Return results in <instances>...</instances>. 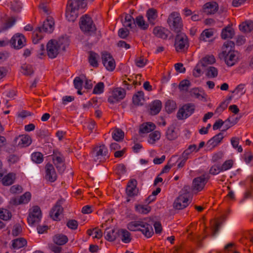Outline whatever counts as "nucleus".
<instances>
[{"instance_id": "nucleus-20", "label": "nucleus", "mask_w": 253, "mask_h": 253, "mask_svg": "<svg viewBox=\"0 0 253 253\" xmlns=\"http://www.w3.org/2000/svg\"><path fill=\"white\" fill-rule=\"evenodd\" d=\"M203 9L208 15L214 14L218 10V4L215 1L208 2L203 5Z\"/></svg>"}, {"instance_id": "nucleus-31", "label": "nucleus", "mask_w": 253, "mask_h": 253, "mask_svg": "<svg viewBox=\"0 0 253 253\" xmlns=\"http://www.w3.org/2000/svg\"><path fill=\"white\" fill-rule=\"evenodd\" d=\"M53 241L56 245L62 246L67 243L68 238L66 235L62 234H57L53 237Z\"/></svg>"}, {"instance_id": "nucleus-23", "label": "nucleus", "mask_w": 253, "mask_h": 253, "mask_svg": "<svg viewBox=\"0 0 253 253\" xmlns=\"http://www.w3.org/2000/svg\"><path fill=\"white\" fill-rule=\"evenodd\" d=\"M119 229L108 228L105 231V238L109 241L113 242L116 240L119 236Z\"/></svg>"}, {"instance_id": "nucleus-50", "label": "nucleus", "mask_w": 253, "mask_h": 253, "mask_svg": "<svg viewBox=\"0 0 253 253\" xmlns=\"http://www.w3.org/2000/svg\"><path fill=\"white\" fill-rule=\"evenodd\" d=\"M218 70L213 66H210L207 69L206 76L210 78H215L217 76Z\"/></svg>"}, {"instance_id": "nucleus-4", "label": "nucleus", "mask_w": 253, "mask_h": 253, "mask_svg": "<svg viewBox=\"0 0 253 253\" xmlns=\"http://www.w3.org/2000/svg\"><path fill=\"white\" fill-rule=\"evenodd\" d=\"M169 29L175 33H180L183 29V22L180 14L177 12L171 13L167 19Z\"/></svg>"}, {"instance_id": "nucleus-36", "label": "nucleus", "mask_w": 253, "mask_h": 253, "mask_svg": "<svg viewBox=\"0 0 253 253\" xmlns=\"http://www.w3.org/2000/svg\"><path fill=\"white\" fill-rule=\"evenodd\" d=\"M88 54V60L89 63L93 67H97L98 66L97 61V59L99 58L98 54L92 51H89Z\"/></svg>"}, {"instance_id": "nucleus-61", "label": "nucleus", "mask_w": 253, "mask_h": 253, "mask_svg": "<svg viewBox=\"0 0 253 253\" xmlns=\"http://www.w3.org/2000/svg\"><path fill=\"white\" fill-rule=\"evenodd\" d=\"M224 129L222 131H224L234 126L237 124V122L232 121L231 118H228L227 120H226L224 122Z\"/></svg>"}, {"instance_id": "nucleus-17", "label": "nucleus", "mask_w": 253, "mask_h": 253, "mask_svg": "<svg viewBox=\"0 0 253 253\" xmlns=\"http://www.w3.org/2000/svg\"><path fill=\"white\" fill-rule=\"evenodd\" d=\"M45 178L46 180L53 182L57 179V174L53 166L50 163H47L45 166Z\"/></svg>"}, {"instance_id": "nucleus-5", "label": "nucleus", "mask_w": 253, "mask_h": 253, "mask_svg": "<svg viewBox=\"0 0 253 253\" xmlns=\"http://www.w3.org/2000/svg\"><path fill=\"white\" fill-rule=\"evenodd\" d=\"M79 25L81 31L85 34L90 35L94 33L96 30L92 18L86 14L81 17Z\"/></svg>"}, {"instance_id": "nucleus-22", "label": "nucleus", "mask_w": 253, "mask_h": 253, "mask_svg": "<svg viewBox=\"0 0 253 253\" xmlns=\"http://www.w3.org/2000/svg\"><path fill=\"white\" fill-rule=\"evenodd\" d=\"M190 94L192 96H195L201 101H207V95L202 89L194 88L190 91Z\"/></svg>"}, {"instance_id": "nucleus-46", "label": "nucleus", "mask_w": 253, "mask_h": 253, "mask_svg": "<svg viewBox=\"0 0 253 253\" xmlns=\"http://www.w3.org/2000/svg\"><path fill=\"white\" fill-rule=\"evenodd\" d=\"M161 133L159 131H155L149 135L148 142L150 144H154L157 140L160 139Z\"/></svg>"}, {"instance_id": "nucleus-13", "label": "nucleus", "mask_w": 253, "mask_h": 253, "mask_svg": "<svg viewBox=\"0 0 253 253\" xmlns=\"http://www.w3.org/2000/svg\"><path fill=\"white\" fill-rule=\"evenodd\" d=\"M209 179V177H206L205 174L194 178L192 185L193 190L198 192L202 191L208 182Z\"/></svg>"}, {"instance_id": "nucleus-3", "label": "nucleus", "mask_w": 253, "mask_h": 253, "mask_svg": "<svg viewBox=\"0 0 253 253\" xmlns=\"http://www.w3.org/2000/svg\"><path fill=\"white\" fill-rule=\"evenodd\" d=\"M235 46V43L231 41L225 42L222 46V52L219 55L220 59H224L228 66L234 65L237 62V57L234 50L232 49Z\"/></svg>"}, {"instance_id": "nucleus-43", "label": "nucleus", "mask_w": 253, "mask_h": 253, "mask_svg": "<svg viewBox=\"0 0 253 253\" xmlns=\"http://www.w3.org/2000/svg\"><path fill=\"white\" fill-rule=\"evenodd\" d=\"M14 182V175L9 173L5 175L2 179V183L3 185L8 186L12 184Z\"/></svg>"}, {"instance_id": "nucleus-52", "label": "nucleus", "mask_w": 253, "mask_h": 253, "mask_svg": "<svg viewBox=\"0 0 253 253\" xmlns=\"http://www.w3.org/2000/svg\"><path fill=\"white\" fill-rule=\"evenodd\" d=\"M11 216V213L8 210L0 209V218L1 219L7 221L9 220Z\"/></svg>"}, {"instance_id": "nucleus-7", "label": "nucleus", "mask_w": 253, "mask_h": 253, "mask_svg": "<svg viewBox=\"0 0 253 253\" xmlns=\"http://www.w3.org/2000/svg\"><path fill=\"white\" fill-rule=\"evenodd\" d=\"M195 110V105L192 103H187L180 108L177 113V118L178 120L186 119L192 115Z\"/></svg>"}, {"instance_id": "nucleus-21", "label": "nucleus", "mask_w": 253, "mask_h": 253, "mask_svg": "<svg viewBox=\"0 0 253 253\" xmlns=\"http://www.w3.org/2000/svg\"><path fill=\"white\" fill-rule=\"evenodd\" d=\"M223 134L219 132L217 134L211 138L207 143V146L210 149H212L217 146L223 139Z\"/></svg>"}, {"instance_id": "nucleus-12", "label": "nucleus", "mask_w": 253, "mask_h": 253, "mask_svg": "<svg viewBox=\"0 0 253 253\" xmlns=\"http://www.w3.org/2000/svg\"><path fill=\"white\" fill-rule=\"evenodd\" d=\"M126 90L122 88H116L112 92V95L108 98V101L111 104L117 103L125 98Z\"/></svg>"}, {"instance_id": "nucleus-48", "label": "nucleus", "mask_w": 253, "mask_h": 253, "mask_svg": "<svg viewBox=\"0 0 253 253\" xmlns=\"http://www.w3.org/2000/svg\"><path fill=\"white\" fill-rule=\"evenodd\" d=\"M16 19L14 17H10L7 18L2 27L3 30H7L12 27L15 23Z\"/></svg>"}, {"instance_id": "nucleus-28", "label": "nucleus", "mask_w": 253, "mask_h": 253, "mask_svg": "<svg viewBox=\"0 0 253 253\" xmlns=\"http://www.w3.org/2000/svg\"><path fill=\"white\" fill-rule=\"evenodd\" d=\"M15 141L16 142L18 141V145L21 147L28 146L31 144L32 142L31 137L28 135H20L16 138Z\"/></svg>"}, {"instance_id": "nucleus-35", "label": "nucleus", "mask_w": 253, "mask_h": 253, "mask_svg": "<svg viewBox=\"0 0 253 253\" xmlns=\"http://www.w3.org/2000/svg\"><path fill=\"white\" fill-rule=\"evenodd\" d=\"M136 25L143 30L147 29L149 27V24L145 22L142 15H138L135 18V26Z\"/></svg>"}, {"instance_id": "nucleus-63", "label": "nucleus", "mask_w": 253, "mask_h": 253, "mask_svg": "<svg viewBox=\"0 0 253 253\" xmlns=\"http://www.w3.org/2000/svg\"><path fill=\"white\" fill-rule=\"evenodd\" d=\"M67 226L72 230H76L78 227V222L75 219H70L66 223Z\"/></svg>"}, {"instance_id": "nucleus-40", "label": "nucleus", "mask_w": 253, "mask_h": 253, "mask_svg": "<svg viewBox=\"0 0 253 253\" xmlns=\"http://www.w3.org/2000/svg\"><path fill=\"white\" fill-rule=\"evenodd\" d=\"M41 27H37L33 33L32 41L34 43H37L43 38Z\"/></svg>"}, {"instance_id": "nucleus-19", "label": "nucleus", "mask_w": 253, "mask_h": 253, "mask_svg": "<svg viewBox=\"0 0 253 253\" xmlns=\"http://www.w3.org/2000/svg\"><path fill=\"white\" fill-rule=\"evenodd\" d=\"M137 181L135 179H132L128 181L126 192L128 197H132L136 196L138 193V189L136 188Z\"/></svg>"}, {"instance_id": "nucleus-16", "label": "nucleus", "mask_w": 253, "mask_h": 253, "mask_svg": "<svg viewBox=\"0 0 253 253\" xmlns=\"http://www.w3.org/2000/svg\"><path fill=\"white\" fill-rule=\"evenodd\" d=\"M59 45L56 43V40H51L46 45L47 54L51 59L55 58L59 53Z\"/></svg>"}, {"instance_id": "nucleus-10", "label": "nucleus", "mask_w": 253, "mask_h": 253, "mask_svg": "<svg viewBox=\"0 0 253 253\" xmlns=\"http://www.w3.org/2000/svg\"><path fill=\"white\" fill-rule=\"evenodd\" d=\"M65 202L63 198H60L56 202L54 206L51 209L50 216L54 220H58L59 215L63 212L62 205Z\"/></svg>"}, {"instance_id": "nucleus-45", "label": "nucleus", "mask_w": 253, "mask_h": 253, "mask_svg": "<svg viewBox=\"0 0 253 253\" xmlns=\"http://www.w3.org/2000/svg\"><path fill=\"white\" fill-rule=\"evenodd\" d=\"M21 72L24 75L30 76L34 73L33 66L30 64H25L21 66Z\"/></svg>"}, {"instance_id": "nucleus-38", "label": "nucleus", "mask_w": 253, "mask_h": 253, "mask_svg": "<svg viewBox=\"0 0 253 253\" xmlns=\"http://www.w3.org/2000/svg\"><path fill=\"white\" fill-rule=\"evenodd\" d=\"M27 242L23 238H19L12 241V246L14 249H19L27 245Z\"/></svg>"}, {"instance_id": "nucleus-42", "label": "nucleus", "mask_w": 253, "mask_h": 253, "mask_svg": "<svg viewBox=\"0 0 253 253\" xmlns=\"http://www.w3.org/2000/svg\"><path fill=\"white\" fill-rule=\"evenodd\" d=\"M56 43L59 45V48L65 50L66 48L68 46L70 43L69 40L67 37H62L58 41H56Z\"/></svg>"}, {"instance_id": "nucleus-44", "label": "nucleus", "mask_w": 253, "mask_h": 253, "mask_svg": "<svg viewBox=\"0 0 253 253\" xmlns=\"http://www.w3.org/2000/svg\"><path fill=\"white\" fill-rule=\"evenodd\" d=\"M135 211L141 214H147L151 210V208L150 206L142 205H135Z\"/></svg>"}, {"instance_id": "nucleus-64", "label": "nucleus", "mask_w": 253, "mask_h": 253, "mask_svg": "<svg viewBox=\"0 0 253 253\" xmlns=\"http://www.w3.org/2000/svg\"><path fill=\"white\" fill-rule=\"evenodd\" d=\"M233 162L231 160H229L225 161L223 164L221 166V170L222 171L227 170L233 166Z\"/></svg>"}, {"instance_id": "nucleus-47", "label": "nucleus", "mask_w": 253, "mask_h": 253, "mask_svg": "<svg viewBox=\"0 0 253 253\" xmlns=\"http://www.w3.org/2000/svg\"><path fill=\"white\" fill-rule=\"evenodd\" d=\"M112 137L116 141H120L124 137V132L121 129L116 128L112 133Z\"/></svg>"}, {"instance_id": "nucleus-6", "label": "nucleus", "mask_w": 253, "mask_h": 253, "mask_svg": "<svg viewBox=\"0 0 253 253\" xmlns=\"http://www.w3.org/2000/svg\"><path fill=\"white\" fill-rule=\"evenodd\" d=\"M174 45L176 52H186L189 46L188 37L184 33H178L175 38Z\"/></svg>"}, {"instance_id": "nucleus-8", "label": "nucleus", "mask_w": 253, "mask_h": 253, "mask_svg": "<svg viewBox=\"0 0 253 253\" xmlns=\"http://www.w3.org/2000/svg\"><path fill=\"white\" fill-rule=\"evenodd\" d=\"M42 218V211L39 206H34L27 217L28 223L34 226L40 222Z\"/></svg>"}, {"instance_id": "nucleus-57", "label": "nucleus", "mask_w": 253, "mask_h": 253, "mask_svg": "<svg viewBox=\"0 0 253 253\" xmlns=\"http://www.w3.org/2000/svg\"><path fill=\"white\" fill-rule=\"evenodd\" d=\"M191 83L188 80H183L181 81L178 85V88L180 90L187 91L188 87L190 86Z\"/></svg>"}, {"instance_id": "nucleus-14", "label": "nucleus", "mask_w": 253, "mask_h": 253, "mask_svg": "<svg viewBox=\"0 0 253 253\" xmlns=\"http://www.w3.org/2000/svg\"><path fill=\"white\" fill-rule=\"evenodd\" d=\"M9 42L13 48L20 49L25 46L26 38L23 34L17 33L12 37Z\"/></svg>"}, {"instance_id": "nucleus-34", "label": "nucleus", "mask_w": 253, "mask_h": 253, "mask_svg": "<svg viewBox=\"0 0 253 253\" xmlns=\"http://www.w3.org/2000/svg\"><path fill=\"white\" fill-rule=\"evenodd\" d=\"M144 92L143 91H138L132 97V102L135 105H142L141 102L144 100Z\"/></svg>"}, {"instance_id": "nucleus-39", "label": "nucleus", "mask_w": 253, "mask_h": 253, "mask_svg": "<svg viewBox=\"0 0 253 253\" xmlns=\"http://www.w3.org/2000/svg\"><path fill=\"white\" fill-rule=\"evenodd\" d=\"M123 24L124 27L132 29L135 27V19L131 15L127 14L125 15Z\"/></svg>"}, {"instance_id": "nucleus-32", "label": "nucleus", "mask_w": 253, "mask_h": 253, "mask_svg": "<svg viewBox=\"0 0 253 253\" xmlns=\"http://www.w3.org/2000/svg\"><path fill=\"white\" fill-rule=\"evenodd\" d=\"M235 35L234 29L230 26H227L222 30L221 37L223 39H232Z\"/></svg>"}, {"instance_id": "nucleus-2", "label": "nucleus", "mask_w": 253, "mask_h": 253, "mask_svg": "<svg viewBox=\"0 0 253 253\" xmlns=\"http://www.w3.org/2000/svg\"><path fill=\"white\" fill-rule=\"evenodd\" d=\"M86 0H68L66 10V17L70 22H74L79 15V10L84 8Z\"/></svg>"}, {"instance_id": "nucleus-62", "label": "nucleus", "mask_w": 253, "mask_h": 253, "mask_svg": "<svg viewBox=\"0 0 253 253\" xmlns=\"http://www.w3.org/2000/svg\"><path fill=\"white\" fill-rule=\"evenodd\" d=\"M220 171H222V170L221 166L218 165L212 166L209 170V173L213 175L218 174Z\"/></svg>"}, {"instance_id": "nucleus-53", "label": "nucleus", "mask_w": 253, "mask_h": 253, "mask_svg": "<svg viewBox=\"0 0 253 253\" xmlns=\"http://www.w3.org/2000/svg\"><path fill=\"white\" fill-rule=\"evenodd\" d=\"M32 160L37 164H41L43 162V155L41 152H35L32 154Z\"/></svg>"}, {"instance_id": "nucleus-29", "label": "nucleus", "mask_w": 253, "mask_h": 253, "mask_svg": "<svg viewBox=\"0 0 253 253\" xmlns=\"http://www.w3.org/2000/svg\"><path fill=\"white\" fill-rule=\"evenodd\" d=\"M150 113L152 115L158 114L162 108V102L159 100H156L153 101L150 105Z\"/></svg>"}, {"instance_id": "nucleus-1", "label": "nucleus", "mask_w": 253, "mask_h": 253, "mask_svg": "<svg viewBox=\"0 0 253 253\" xmlns=\"http://www.w3.org/2000/svg\"><path fill=\"white\" fill-rule=\"evenodd\" d=\"M86 0H68L66 10V17L70 22H74L79 15V10L84 8Z\"/></svg>"}, {"instance_id": "nucleus-37", "label": "nucleus", "mask_w": 253, "mask_h": 253, "mask_svg": "<svg viewBox=\"0 0 253 253\" xmlns=\"http://www.w3.org/2000/svg\"><path fill=\"white\" fill-rule=\"evenodd\" d=\"M167 138L169 140H173L178 137V133L175 131V127L173 126H171L168 127L166 132Z\"/></svg>"}, {"instance_id": "nucleus-49", "label": "nucleus", "mask_w": 253, "mask_h": 253, "mask_svg": "<svg viewBox=\"0 0 253 253\" xmlns=\"http://www.w3.org/2000/svg\"><path fill=\"white\" fill-rule=\"evenodd\" d=\"M176 107V103L171 100H168L165 104V109L168 113H172Z\"/></svg>"}, {"instance_id": "nucleus-18", "label": "nucleus", "mask_w": 253, "mask_h": 253, "mask_svg": "<svg viewBox=\"0 0 253 253\" xmlns=\"http://www.w3.org/2000/svg\"><path fill=\"white\" fill-rule=\"evenodd\" d=\"M52 160L59 173H62L65 169V159L64 157L59 153L53 156Z\"/></svg>"}, {"instance_id": "nucleus-41", "label": "nucleus", "mask_w": 253, "mask_h": 253, "mask_svg": "<svg viewBox=\"0 0 253 253\" xmlns=\"http://www.w3.org/2000/svg\"><path fill=\"white\" fill-rule=\"evenodd\" d=\"M215 62V59L213 55H207L203 57L200 61L201 64L203 67H206L208 64H212Z\"/></svg>"}, {"instance_id": "nucleus-30", "label": "nucleus", "mask_w": 253, "mask_h": 253, "mask_svg": "<svg viewBox=\"0 0 253 253\" xmlns=\"http://www.w3.org/2000/svg\"><path fill=\"white\" fill-rule=\"evenodd\" d=\"M156 128L155 125L151 122L143 123L140 126L139 132L142 133H149L154 130Z\"/></svg>"}, {"instance_id": "nucleus-59", "label": "nucleus", "mask_w": 253, "mask_h": 253, "mask_svg": "<svg viewBox=\"0 0 253 253\" xmlns=\"http://www.w3.org/2000/svg\"><path fill=\"white\" fill-rule=\"evenodd\" d=\"M231 143L232 146L234 148H237L239 152L241 153L243 151V149L241 146H239V139L237 137H232L231 139Z\"/></svg>"}, {"instance_id": "nucleus-60", "label": "nucleus", "mask_w": 253, "mask_h": 253, "mask_svg": "<svg viewBox=\"0 0 253 253\" xmlns=\"http://www.w3.org/2000/svg\"><path fill=\"white\" fill-rule=\"evenodd\" d=\"M223 155V153L221 151L215 153L213 154L211 161L213 163H218L222 159Z\"/></svg>"}, {"instance_id": "nucleus-51", "label": "nucleus", "mask_w": 253, "mask_h": 253, "mask_svg": "<svg viewBox=\"0 0 253 253\" xmlns=\"http://www.w3.org/2000/svg\"><path fill=\"white\" fill-rule=\"evenodd\" d=\"M104 83L100 82L94 86L92 93L95 94H100L104 92Z\"/></svg>"}, {"instance_id": "nucleus-11", "label": "nucleus", "mask_w": 253, "mask_h": 253, "mask_svg": "<svg viewBox=\"0 0 253 253\" xmlns=\"http://www.w3.org/2000/svg\"><path fill=\"white\" fill-rule=\"evenodd\" d=\"M102 61L108 71H113L116 67L114 59L110 53L105 51L102 53Z\"/></svg>"}, {"instance_id": "nucleus-58", "label": "nucleus", "mask_w": 253, "mask_h": 253, "mask_svg": "<svg viewBox=\"0 0 253 253\" xmlns=\"http://www.w3.org/2000/svg\"><path fill=\"white\" fill-rule=\"evenodd\" d=\"M19 197L20 203H21V204H26L30 201L31 198V194L30 192H27Z\"/></svg>"}, {"instance_id": "nucleus-33", "label": "nucleus", "mask_w": 253, "mask_h": 253, "mask_svg": "<svg viewBox=\"0 0 253 253\" xmlns=\"http://www.w3.org/2000/svg\"><path fill=\"white\" fill-rule=\"evenodd\" d=\"M239 29L244 33H249L253 30V22L251 20L246 21L239 25Z\"/></svg>"}, {"instance_id": "nucleus-26", "label": "nucleus", "mask_w": 253, "mask_h": 253, "mask_svg": "<svg viewBox=\"0 0 253 253\" xmlns=\"http://www.w3.org/2000/svg\"><path fill=\"white\" fill-rule=\"evenodd\" d=\"M146 16L150 24L154 25L155 24V20L158 17L157 10L154 8L148 9L146 12Z\"/></svg>"}, {"instance_id": "nucleus-56", "label": "nucleus", "mask_w": 253, "mask_h": 253, "mask_svg": "<svg viewBox=\"0 0 253 253\" xmlns=\"http://www.w3.org/2000/svg\"><path fill=\"white\" fill-rule=\"evenodd\" d=\"M213 35V33L211 30H205L201 34L200 39L201 40L206 41L207 38L211 37Z\"/></svg>"}, {"instance_id": "nucleus-9", "label": "nucleus", "mask_w": 253, "mask_h": 253, "mask_svg": "<svg viewBox=\"0 0 253 253\" xmlns=\"http://www.w3.org/2000/svg\"><path fill=\"white\" fill-rule=\"evenodd\" d=\"M94 158L95 161L99 160L102 162L109 159V155L107 148L105 145L96 147L94 149Z\"/></svg>"}, {"instance_id": "nucleus-24", "label": "nucleus", "mask_w": 253, "mask_h": 253, "mask_svg": "<svg viewBox=\"0 0 253 253\" xmlns=\"http://www.w3.org/2000/svg\"><path fill=\"white\" fill-rule=\"evenodd\" d=\"M119 236L121 241L124 243H129L131 241V234L127 230L125 229H119Z\"/></svg>"}, {"instance_id": "nucleus-25", "label": "nucleus", "mask_w": 253, "mask_h": 253, "mask_svg": "<svg viewBox=\"0 0 253 253\" xmlns=\"http://www.w3.org/2000/svg\"><path fill=\"white\" fill-rule=\"evenodd\" d=\"M54 22L53 21L52 18H47L46 20H45L42 26H41V30L42 32H44L46 33H51L52 32L54 29Z\"/></svg>"}, {"instance_id": "nucleus-27", "label": "nucleus", "mask_w": 253, "mask_h": 253, "mask_svg": "<svg viewBox=\"0 0 253 253\" xmlns=\"http://www.w3.org/2000/svg\"><path fill=\"white\" fill-rule=\"evenodd\" d=\"M169 31L162 27H156L154 28V34L159 38L167 39L168 37Z\"/></svg>"}, {"instance_id": "nucleus-54", "label": "nucleus", "mask_w": 253, "mask_h": 253, "mask_svg": "<svg viewBox=\"0 0 253 253\" xmlns=\"http://www.w3.org/2000/svg\"><path fill=\"white\" fill-rule=\"evenodd\" d=\"M140 220L133 221L127 224V229L131 231H137L140 226Z\"/></svg>"}, {"instance_id": "nucleus-15", "label": "nucleus", "mask_w": 253, "mask_h": 253, "mask_svg": "<svg viewBox=\"0 0 253 253\" xmlns=\"http://www.w3.org/2000/svg\"><path fill=\"white\" fill-rule=\"evenodd\" d=\"M190 203V200L186 193L180 195L174 201L173 207L177 210H182Z\"/></svg>"}, {"instance_id": "nucleus-55", "label": "nucleus", "mask_w": 253, "mask_h": 253, "mask_svg": "<svg viewBox=\"0 0 253 253\" xmlns=\"http://www.w3.org/2000/svg\"><path fill=\"white\" fill-rule=\"evenodd\" d=\"M141 232L147 238L151 237L154 234L153 229L151 225H147L146 228L143 229Z\"/></svg>"}]
</instances>
